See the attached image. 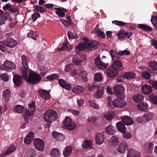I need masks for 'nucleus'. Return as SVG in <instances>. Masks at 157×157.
<instances>
[{
    "label": "nucleus",
    "mask_w": 157,
    "mask_h": 157,
    "mask_svg": "<svg viewBox=\"0 0 157 157\" xmlns=\"http://www.w3.org/2000/svg\"><path fill=\"white\" fill-rule=\"evenodd\" d=\"M83 39L85 43H79L76 47L78 51H83L86 48L90 51H92L93 48L96 49L98 46L100 45V44L98 41H94L90 40L86 37H84Z\"/></svg>",
    "instance_id": "1"
},
{
    "label": "nucleus",
    "mask_w": 157,
    "mask_h": 157,
    "mask_svg": "<svg viewBox=\"0 0 157 157\" xmlns=\"http://www.w3.org/2000/svg\"><path fill=\"white\" fill-rule=\"evenodd\" d=\"M41 77L36 72L32 71H29L28 78L26 81L31 85H36L40 82Z\"/></svg>",
    "instance_id": "2"
},
{
    "label": "nucleus",
    "mask_w": 157,
    "mask_h": 157,
    "mask_svg": "<svg viewBox=\"0 0 157 157\" xmlns=\"http://www.w3.org/2000/svg\"><path fill=\"white\" fill-rule=\"evenodd\" d=\"M57 114L53 109H48L45 112L44 116L45 120L48 122L51 123L57 118Z\"/></svg>",
    "instance_id": "3"
},
{
    "label": "nucleus",
    "mask_w": 157,
    "mask_h": 157,
    "mask_svg": "<svg viewBox=\"0 0 157 157\" xmlns=\"http://www.w3.org/2000/svg\"><path fill=\"white\" fill-rule=\"evenodd\" d=\"M117 98L115 99L113 102H109V105L111 107L112 104L114 107H123L126 105V103L124 100V98H122V97Z\"/></svg>",
    "instance_id": "4"
},
{
    "label": "nucleus",
    "mask_w": 157,
    "mask_h": 157,
    "mask_svg": "<svg viewBox=\"0 0 157 157\" xmlns=\"http://www.w3.org/2000/svg\"><path fill=\"white\" fill-rule=\"evenodd\" d=\"M113 92L117 97H122V98H125L124 87L121 85H117L113 87Z\"/></svg>",
    "instance_id": "5"
},
{
    "label": "nucleus",
    "mask_w": 157,
    "mask_h": 157,
    "mask_svg": "<svg viewBox=\"0 0 157 157\" xmlns=\"http://www.w3.org/2000/svg\"><path fill=\"white\" fill-rule=\"evenodd\" d=\"M15 65L13 62L6 60L4 61L3 65L0 67L2 70H5L8 72L11 71L12 69L15 68Z\"/></svg>",
    "instance_id": "6"
},
{
    "label": "nucleus",
    "mask_w": 157,
    "mask_h": 157,
    "mask_svg": "<svg viewBox=\"0 0 157 157\" xmlns=\"http://www.w3.org/2000/svg\"><path fill=\"white\" fill-rule=\"evenodd\" d=\"M86 55L81 53H78L72 57V61L76 65H79L81 62L86 60Z\"/></svg>",
    "instance_id": "7"
},
{
    "label": "nucleus",
    "mask_w": 157,
    "mask_h": 157,
    "mask_svg": "<svg viewBox=\"0 0 157 157\" xmlns=\"http://www.w3.org/2000/svg\"><path fill=\"white\" fill-rule=\"evenodd\" d=\"M63 125L67 129L70 130L74 129L76 127L75 124L72 123V120L70 118L66 116L63 121Z\"/></svg>",
    "instance_id": "8"
},
{
    "label": "nucleus",
    "mask_w": 157,
    "mask_h": 157,
    "mask_svg": "<svg viewBox=\"0 0 157 157\" xmlns=\"http://www.w3.org/2000/svg\"><path fill=\"white\" fill-rule=\"evenodd\" d=\"M34 145L37 150L42 151L44 150V142L40 139H36L34 140Z\"/></svg>",
    "instance_id": "9"
},
{
    "label": "nucleus",
    "mask_w": 157,
    "mask_h": 157,
    "mask_svg": "<svg viewBox=\"0 0 157 157\" xmlns=\"http://www.w3.org/2000/svg\"><path fill=\"white\" fill-rule=\"evenodd\" d=\"M50 91L43 89H40L38 90V94L40 97L45 99V100H49L51 99V96L49 94Z\"/></svg>",
    "instance_id": "10"
},
{
    "label": "nucleus",
    "mask_w": 157,
    "mask_h": 157,
    "mask_svg": "<svg viewBox=\"0 0 157 157\" xmlns=\"http://www.w3.org/2000/svg\"><path fill=\"white\" fill-rule=\"evenodd\" d=\"M94 61L96 66L98 68L100 69H105L108 66V64H105L101 60L99 56H98L95 58Z\"/></svg>",
    "instance_id": "11"
},
{
    "label": "nucleus",
    "mask_w": 157,
    "mask_h": 157,
    "mask_svg": "<svg viewBox=\"0 0 157 157\" xmlns=\"http://www.w3.org/2000/svg\"><path fill=\"white\" fill-rule=\"evenodd\" d=\"M13 81L14 85L18 87L21 86L23 84L22 77L18 75H14Z\"/></svg>",
    "instance_id": "12"
},
{
    "label": "nucleus",
    "mask_w": 157,
    "mask_h": 157,
    "mask_svg": "<svg viewBox=\"0 0 157 157\" xmlns=\"http://www.w3.org/2000/svg\"><path fill=\"white\" fill-rule=\"evenodd\" d=\"M132 35V33L126 32L124 30H121L117 33V36L118 39H121L125 37H127L128 39H130Z\"/></svg>",
    "instance_id": "13"
},
{
    "label": "nucleus",
    "mask_w": 157,
    "mask_h": 157,
    "mask_svg": "<svg viewBox=\"0 0 157 157\" xmlns=\"http://www.w3.org/2000/svg\"><path fill=\"white\" fill-rule=\"evenodd\" d=\"M106 72L108 76L110 78H113L116 76L118 73L117 70L111 66H110L109 68L106 70Z\"/></svg>",
    "instance_id": "14"
},
{
    "label": "nucleus",
    "mask_w": 157,
    "mask_h": 157,
    "mask_svg": "<svg viewBox=\"0 0 157 157\" xmlns=\"http://www.w3.org/2000/svg\"><path fill=\"white\" fill-rule=\"evenodd\" d=\"M128 149V146L126 142L123 141L119 144L117 150L118 152L123 153L124 151Z\"/></svg>",
    "instance_id": "15"
},
{
    "label": "nucleus",
    "mask_w": 157,
    "mask_h": 157,
    "mask_svg": "<svg viewBox=\"0 0 157 157\" xmlns=\"http://www.w3.org/2000/svg\"><path fill=\"white\" fill-rule=\"evenodd\" d=\"M103 132L97 134L95 136L96 143L98 144H102L105 141V137Z\"/></svg>",
    "instance_id": "16"
},
{
    "label": "nucleus",
    "mask_w": 157,
    "mask_h": 157,
    "mask_svg": "<svg viewBox=\"0 0 157 157\" xmlns=\"http://www.w3.org/2000/svg\"><path fill=\"white\" fill-rule=\"evenodd\" d=\"M136 74L133 72H128L124 73L123 75L124 79L132 80L136 78Z\"/></svg>",
    "instance_id": "17"
},
{
    "label": "nucleus",
    "mask_w": 157,
    "mask_h": 157,
    "mask_svg": "<svg viewBox=\"0 0 157 157\" xmlns=\"http://www.w3.org/2000/svg\"><path fill=\"white\" fill-rule=\"evenodd\" d=\"M113 63L111 66L113 67L116 70H117V72H118L119 70L123 68L122 62L120 60H116L113 61Z\"/></svg>",
    "instance_id": "18"
},
{
    "label": "nucleus",
    "mask_w": 157,
    "mask_h": 157,
    "mask_svg": "<svg viewBox=\"0 0 157 157\" xmlns=\"http://www.w3.org/2000/svg\"><path fill=\"white\" fill-rule=\"evenodd\" d=\"M151 87L149 85H142L141 88V91L143 94H147L152 91Z\"/></svg>",
    "instance_id": "19"
},
{
    "label": "nucleus",
    "mask_w": 157,
    "mask_h": 157,
    "mask_svg": "<svg viewBox=\"0 0 157 157\" xmlns=\"http://www.w3.org/2000/svg\"><path fill=\"white\" fill-rule=\"evenodd\" d=\"M121 120L125 125H130L133 123V121L130 117L124 116L121 117Z\"/></svg>",
    "instance_id": "20"
},
{
    "label": "nucleus",
    "mask_w": 157,
    "mask_h": 157,
    "mask_svg": "<svg viewBox=\"0 0 157 157\" xmlns=\"http://www.w3.org/2000/svg\"><path fill=\"white\" fill-rule=\"evenodd\" d=\"M52 134L53 137L57 140L62 141L64 140L65 137L63 134L56 132H53Z\"/></svg>",
    "instance_id": "21"
},
{
    "label": "nucleus",
    "mask_w": 157,
    "mask_h": 157,
    "mask_svg": "<svg viewBox=\"0 0 157 157\" xmlns=\"http://www.w3.org/2000/svg\"><path fill=\"white\" fill-rule=\"evenodd\" d=\"M140 156L139 153L132 148L128 150L127 157H140Z\"/></svg>",
    "instance_id": "22"
},
{
    "label": "nucleus",
    "mask_w": 157,
    "mask_h": 157,
    "mask_svg": "<svg viewBox=\"0 0 157 157\" xmlns=\"http://www.w3.org/2000/svg\"><path fill=\"white\" fill-rule=\"evenodd\" d=\"M116 127L118 131L124 133H125L127 129L124 125V124L122 123L121 122H117L116 124Z\"/></svg>",
    "instance_id": "23"
},
{
    "label": "nucleus",
    "mask_w": 157,
    "mask_h": 157,
    "mask_svg": "<svg viewBox=\"0 0 157 157\" xmlns=\"http://www.w3.org/2000/svg\"><path fill=\"white\" fill-rule=\"evenodd\" d=\"M104 90L105 87L104 86H101L98 87L97 90L96 98L98 99L101 98L103 94Z\"/></svg>",
    "instance_id": "24"
},
{
    "label": "nucleus",
    "mask_w": 157,
    "mask_h": 157,
    "mask_svg": "<svg viewBox=\"0 0 157 157\" xmlns=\"http://www.w3.org/2000/svg\"><path fill=\"white\" fill-rule=\"evenodd\" d=\"M109 144L110 146H116L119 143V140L117 137L113 136L109 140Z\"/></svg>",
    "instance_id": "25"
},
{
    "label": "nucleus",
    "mask_w": 157,
    "mask_h": 157,
    "mask_svg": "<svg viewBox=\"0 0 157 157\" xmlns=\"http://www.w3.org/2000/svg\"><path fill=\"white\" fill-rule=\"evenodd\" d=\"M29 69L28 66L25 67L23 66V67L21 68L20 70L21 71V76H23L24 79L26 80L28 78V70Z\"/></svg>",
    "instance_id": "26"
},
{
    "label": "nucleus",
    "mask_w": 157,
    "mask_h": 157,
    "mask_svg": "<svg viewBox=\"0 0 157 157\" xmlns=\"http://www.w3.org/2000/svg\"><path fill=\"white\" fill-rule=\"evenodd\" d=\"M34 134L33 133L30 132L24 139V142L26 144H29L31 143L33 140Z\"/></svg>",
    "instance_id": "27"
},
{
    "label": "nucleus",
    "mask_w": 157,
    "mask_h": 157,
    "mask_svg": "<svg viewBox=\"0 0 157 157\" xmlns=\"http://www.w3.org/2000/svg\"><path fill=\"white\" fill-rule=\"evenodd\" d=\"M6 42L7 46L10 48L14 47L17 44V41L13 38L6 40Z\"/></svg>",
    "instance_id": "28"
},
{
    "label": "nucleus",
    "mask_w": 157,
    "mask_h": 157,
    "mask_svg": "<svg viewBox=\"0 0 157 157\" xmlns=\"http://www.w3.org/2000/svg\"><path fill=\"white\" fill-rule=\"evenodd\" d=\"M92 146V142L90 140H85L82 144V147L83 148L91 149Z\"/></svg>",
    "instance_id": "29"
},
{
    "label": "nucleus",
    "mask_w": 157,
    "mask_h": 157,
    "mask_svg": "<svg viewBox=\"0 0 157 157\" xmlns=\"http://www.w3.org/2000/svg\"><path fill=\"white\" fill-rule=\"evenodd\" d=\"M106 133L110 135H113L116 132L115 127L110 124L107 126L105 129Z\"/></svg>",
    "instance_id": "30"
},
{
    "label": "nucleus",
    "mask_w": 157,
    "mask_h": 157,
    "mask_svg": "<svg viewBox=\"0 0 157 157\" xmlns=\"http://www.w3.org/2000/svg\"><path fill=\"white\" fill-rule=\"evenodd\" d=\"M147 104L145 102H142L138 104L137 105V108L142 111H145L148 109Z\"/></svg>",
    "instance_id": "31"
},
{
    "label": "nucleus",
    "mask_w": 157,
    "mask_h": 157,
    "mask_svg": "<svg viewBox=\"0 0 157 157\" xmlns=\"http://www.w3.org/2000/svg\"><path fill=\"white\" fill-rule=\"evenodd\" d=\"M21 59L22 61V64L23 66H28V62L30 60L29 57L25 55H22L21 56Z\"/></svg>",
    "instance_id": "32"
},
{
    "label": "nucleus",
    "mask_w": 157,
    "mask_h": 157,
    "mask_svg": "<svg viewBox=\"0 0 157 157\" xmlns=\"http://www.w3.org/2000/svg\"><path fill=\"white\" fill-rule=\"evenodd\" d=\"M138 27L141 29L146 32H151L152 30V28L150 26L144 24H140Z\"/></svg>",
    "instance_id": "33"
},
{
    "label": "nucleus",
    "mask_w": 157,
    "mask_h": 157,
    "mask_svg": "<svg viewBox=\"0 0 157 157\" xmlns=\"http://www.w3.org/2000/svg\"><path fill=\"white\" fill-rule=\"evenodd\" d=\"M16 149V147H15L14 145L12 144L9 147V148L7 149L6 151L4 152L3 154V157H4L6 155H8L10 153L14 152V151Z\"/></svg>",
    "instance_id": "34"
},
{
    "label": "nucleus",
    "mask_w": 157,
    "mask_h": 157,
    "mask_svg": "<svg viewBox=\"0 0 157 157\" xmlns=\"http://www.w3.org/2000/svg\"><path fill=\"white\" fill-rule=\"evenodd\" d=\"M144 97L141 94H138L134 95L133 97V101L136 102H140L143 100Z\"/></svg>",
    "instance_id": "35"
},
{
    "label": "nucleus",
    "mask_w": 157,
    "mask_h": 157,
    "mask_svg": "<svg viewBox=\"0 0 157 157\" xmlns=\"http://www.w3.org/2000/svg\"><path fill=\"white\" fill-rule=\"evenodd\" d=\"M72 152V147L71 146H66L63 149V154L65 157H67L71 154Z\"/></svg>",
    "instance_id": "36"
},
{
    "label": "nucleus",
    "mask_w": 157,
    "mask_h": 157,
    "mask_svg": "<svg viewBox=\"0 0 157 157\" xmlns=\"http://www.w3.org/2000/svg\"><path fill=\"white\" fill-rule=\"evenodd\" d=\"M50 155L52 157H59L60 153L58 149L54 148L51 150Z\"/></svg>",
    "instance_id": "37"
},
{
    "label": "nucleus",
    "mask_w": 157,
    "mask_h": 157,
    "mask_svg": "<svg viewBox=\"0 0 157 157\" xmlns=\"http://www.w3.org/2000/svg\"><path fill=\"white\" fill-rule=\"evenodd\" d=\"M114 116V113L112 112H108L105 113L104 115L105 118L108 121L111 120Z\"/></svg>",
    "instance_id": "38"
},
{
    "label": "nucleus",
    "mask_w": 157,
    "mask_h": 157,
    "mask_svg": "<svg viewBox=\"0 0 157 157\" xmlns=\"http://www.w3.org/2000/svg\"><path fill=\"white\" fill-rule=\"evenodd\" d=\"M84 90L83 87L81 86H77L72 89V92L73 93L77 94L81 93Z\"/></svg>",
    "instance_id": "39"
},
{
    "label": "nucleus",
    "mask_w": 157,
    "mask_h": 157,
    "mask_svg": "<svg viewBox=\"0 0 157 157\" xmlns=\"http://www.w3.org/2000/svg\"><path fill=\"white\" fill-rule=\"evenodd\" d=\"M59 78L58 74H53L51 75L47 76L46 77V79L49 81H53L54 80H57Z\"/></svg>",
    "instance_id": "40"
},
{
    "label": "nucleus",
    "mask_w": 157,
    "mask_h": 157,
    "mask_svg": "<svg viewBox=\"0 0 157 157\" xmlns=\"http://www.w3.org/2000/svg\"><path fill=\"white\" fill-rule=\"evenodd\" d=\"M10 92L9 90H4L2 93L3 97L6 101H8V99L10 98Z\"/></svg>",
    "instance_id": "41"
},
{
    "label": "nucleus",
    "mask_w": 157,
    "mask_h": 157,
    "mask_svg": "<svg viewBox=\"0 0 157 157\" xmlns=\"http://www.w3.org/2000/svg\"><path fill=\"white\" fill-rule=\"evenodd\" d=\"M7 43L3 41H0V50L2 52H6L7 51Z\"/></svg>",
    "instance_id": "42"
},
{
    "label": "nucleus",
    "mask_w": 157,
    "mask_h": 157,
    "mask_svg": "<svg viewBox=\"0 0 157 157\" xmlns=\"http://www.w3.org/2000/svg\"><path fill=\"white\" fill-rule=\"evenodd\" d=\"M149 67L154 71H156L157 70V62L154 61L149 62Z\"/></svg>",
    "instance_id": "43"
},
{
    "label": "nucleus",
    "mask_w": 157,
    "mask_h": 157,
    "mask_svg": "<svg viewBox=\"0 0 157 157\" xmlns=\"http://www.w3.org/2000/svg\"><path fill=\"white\" fill-rule=\"evenodd\" d=\"M95 33L98 37L101 38H105V34L104 32L100 29H98L95 31Z\"/></svg>",
    "instance_id": "44"
},
{
    "label": "nucleus",
    "mask_w": 157,
    "mask_h": 157,
    "mask_svg": "<svg viewBox=\"0 0 157 157\" xmlns=\"http://www.w3.org/2000/svg\"><path fill=\"white\" fill-rule=\"evenodd\" d=\"M35 11L40 13H43L47 12V10L41 6L36 5L34 6Z\"/></svg>",
    "instance_id": "45"
},
{
    "label": "nucleus",
    "mask_w": 157,
    "mask_h": 157,
    "mask_svg": "<svg viewBox=\"0 0 157 157\" xmlns=\"http://www.w3.org/2000/svg\"><path fill=\"white\" fill-rule=\"evenodd\" d=\"M154 116V114L151 112H147L144 115V118L147 121H150Z\"/></svg>",
    "instance_id": "46"
},
{
    "label": "nucleus",
    "mask_w": 157,
    "mask_h": 157,
    "mask_svg": "<svg viewBox=\"0 0 157 157\" xmlns=\"http://www.w3.org/2000/svg\"><path fill=\"white\" fill-rule=\"evenodd\" d=\"M40 75L42 76H44L48 71V68L45 66H41L40 68Z\"/></svg>",
    "instance_id": "47"
},
{
    "label": "nucleus",
    "mask_w": 157,
    "mask_h": 157,
    "mask_svg": "<svg viewBox=\"0 0 157 157\" xmlns=\"http://www.w3.org/2000/svg\"><path fill=\"white\" fill-rule=\"evenodd\" d=\"M27 35L30 38H31L33 40H36L37 34L35 32L31 31L27 33Z\"/></svg>",
    "instance_id": "48"
},
{
    "label": "nucleus",
    "mask_w": 157,
    "mask_h": 157,
    "mask_svg": "<svg viewBox=\"0 0 157 157\" xmlns=\"http://www.w3.org/2000/svg\"><path fill=\"white\" fill-rule=\"evenodd\" d=\"M24 108L23 107L20 105H17L14 108V111L18 113H22Z\"/></svg>",
    "instance_id": "49"
},
{
    "label": "nucleus",
    "mask_w": 157,
    "mask_h": 157,
    "mask_svg": "<svg viewBox=\"0 0 157 157\" xmlns=\"http://www.w3.org/2000/svg\"><path fill=\"white\" fill-rule=\"evenodd\" d=\"M102 75L100 73H96L94 75V79L96 81H100L102 79Z\"/></svg>",
    "instance_id": "50"
},
{
    "label": "nucleus",
    "mask_w": 157,
    "mask_h": 157,
    "mask_svg": "<svg viewBox=\"0 0 157 157\" xmlns=\"http://www.w3.org/2000/svg\"><path fill=\"white\" fill-rule=\"evenodd\" d=\"M141 76L143 78L145 79H150L151 75L147 71H144L142 72Z\"/></svg>",
    "instance_id": "51"
},
{
    "label": "nucleus",
    "mask_w": 157,
    "mask_h": 157,
    "mask_svg": "<svg viewBox=\"0 0 157 157\" xmlns=\"http://www.w3.org/2000/svg\"><path fill=\"white\" fill-rule=\"evenodd\" d=\"M154 147V143L153 142L149 143L147 146V149L148 152L151 153L152 152Z\"/></svg>",
    "instance_id": "52"
},
{
    "label": "nucleus",
    "mask_w": 157,
    "mask_h": 157,
    "mask_svg": "<svg viewBox=\"0 0 157 157\" xmlns=\"http://www.w3.org/2000/svg\"><path fill=\"white\" fill-rule=\"evenodd\" d=\"M151 22L155 27L157 28V17L155 15L151 16Z\"/></svg>",
    "instance_id": "53"
},
{
    "label": "nucleus",
    "mask_w": 157,
    "mask_h": 157,
    "mask_svg": "<svg viewBox=\"0 0 157 157\" xmlns=\"http://www.w3.org/2000/svg\"><path fill=\"white\" fill-rule=\"evenodd\" d=\"M112 24L118 26H124L126 25V23L121 21L114 20L112 21Z\"/></svg>",
    "instance_id": "54"
},
{
    "label": "nucleus",
    "mask_w": 157,
    "mask_h": 157,
    "mask_svg": "<svg viewBox=\"0 0 157 157\" xmlns=\"http://www.w3.org/2000/svg\"><path fill=\"white\" fill-rule=\"evenodd\" d=\"M7 18V17L6 15H0V25L5 24V22Z\"/></svg>",
    "instance_id": "55"
},
{
    "label": "nucleus",
    "mask_w": 157,
    "mask_h": 157,
    "mask_svg": "<svg viewBox=\"0 0 157 157\" xmlns=\"http://www.w3.org/2000/svg\"><path fill=\"white\" fill-rule=\"evenodd\" d=\"M117 53L115 50H111L110 51V54L111 55V58L113 61H114L116 56L117 55Z\"/></svg>",
    "instance_id": "56"
},
{
    "label": "nucleus",
    "mask_w": 157,
    "mask_h": 157,
    "mask_svg": "<svg viewBox=\"0 0 157 157\" xmlns=\"http://www.w3.org/2000/svg\"><path fill=\"white\" fill-rule=\"evenodd\" d=\"M120 56L128 55L130 54V52L128 50H119L118 52Z\"/></svg>",
    "instance_id": "57"
},
{
    "label": "nucleus",
    "mask_w": 157,
    "mask_h": 157,
    "mask_svg": "<svg viewBox=\"0 0 157 157\" xmlns=\"http://www.w3.org/2000/svg\"><path fill=\"white\" fill-rule=\"evenodd\" d=\"M73 65L71 64H68L66 65L65 68V71L67 72H69L73 69Z\"/></svg>",
    "instance_id": "58"
},
{
    "label": "nucleus",
    "mask_w": 157,
    "mask_h": 157,
    "mask_svg": "<svg viewBox=\"0 0 157 157\" xmlns=\"http://www.w3.org/2000/svg\"><path fill=\"white\" fill-rule=\"evenodd\" d=\"M98 86L94 85L92 83H90L88 86V89L90 91H94L96 88H98Z\"/></svg>",
    "instance_id": "59"
},
{
    "label": "nucleus",
    "mask_w": 157,
    "mask_h": 157,
    "mask_svg": "<svg viewBox=\"0 0 157 157\" xmlns=\"http://www.w3.org/2000/svg\"><path fill=\"white\" fill-rule=\"evenodd\" d=\"M89 103L90 106L92 108L96 109H98V105H97L94 101L92 100H90Z\"/></svg>",
    "instance_id": "60"
},
{
    "label": "nucleus",
    "mask_w": 157,
    "mask_h": 157,
    "mask_svg": "<svg viewBox=\"0 0 157 157\" xmlns=\"http://www.w3.org/2000/svg\"><path fill=\"white\" fill-rule=\"evenodd\" d=\"M1 77L2 80L6 82L8 81L9 80V77L7 74H2L1 75Z\"/></svg>",
    "instance_id": "61"
},
{
    "label": "nucleus",
    "mask_w": 157,
    "mask_h": 157,
    "mask_svg": "<svg viewBox=\"0 0 157 157\" xmlns=\"http://www.w3.org/2000/svg\"><path fill=\"white\" fill-rule=\"evenodd\" d=\"M80 76L81 78L85 82H86L87 81V74L85 71H83L80 72Z\"/></svg>",
    "instance_id": "62"
},
{
    "label": "nucleus",
    "mask_w": 157,
    "mask_h": 157,
    "mask_svg": "<svg viewBox=\"0 0 157 157\" xmlns=\"http://www.w3.org/2000/svg\"><path fill=\"white\" fill-rule=\"evenodd\" d=\"M40 17V14L38 13H34L32 16L33 22H34L39 17Z\"/></svg>",
    "instance_id": "63"
},
{
    "label": "nucleus",
    "mask_w": 157,
    "mask_h": 157,
    "mask_svg": "<svg viewBox=\"0 0 157 157\" xmlns=\"http://www.w3.org/2000/svg\"><path fill=\"white\" fill-rule=\"evenodd\" d=\"M150 98L154 104L157 103V97L155 95H152L150 96Z\"/></svg>",
    "instance_id": "64"
}]
</instances>
